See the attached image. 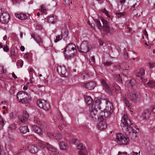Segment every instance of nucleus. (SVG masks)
I'll list each match as a JSON object with an SVG mask.
<instances>
[{
    "mask_svg": "<svg viewBox=\"0 0 155 155\" xmlns=\"http://www.w3.org/2000/svg\"><path fill=\"white\" fill-rule=\"evenodd\" d=\"M113 109L111 102L101 97H95L92 105L89 108L90 117L94 120L98 117L106 119L110 115Z\"/></svg>",
    "mask_w": 155,
    "mask_h": 155,
    "instance_id": "obj_1",
    "label": "nucleus"
},
{
    "mask_svg": "<svg viewBox=\"0 0 155 155\" xmlns=\"http://www.w3.org/2000/svg\"><path fill=\"white\" fill-rule=\"evenodd\" d=\"M133 125L130 121L128 119L127 116L126 115H124L121 120V127L126 128L130 132H132L134 136L133 138H136L137 136V132L133 128Z\"/></svg>",
    "mask_w": 155,
    "mask_h": 155,
    "instance_id": "obj_2",
    "label": "nucleus"
},
{
    "mask_svg": "<svg viewBox=\"0 0 155 155\" xmlns=\"http://www.w3.org/2000/svg\"><path fill=\"white\" fill-rule=\"evenodd\" d=\"M100 19L102 23L103 26L102 25L99 20L97 19L95 20L96 25L98 28L100 30L103 29V30L107 33H113L114 29L112 27L109 25V23L107 21L102 17H101Z\"/></svg>",
    "mask_w": 155,
    "mask_h": 155,
    "instance_id": "obj_3",
    "label": "nucleus"
},
{
    "mask_svg": "<svg viewBox=\"0 0 155 155\" xmlns=\"http://www.w3.org/2000/svg\"><path fill=\"white\" fill-rule=\"evenodd\" d=\"M116 141L118 145L122 146L127 145L130 143L129 137L125 134L120 133L117 134Z\"/></svg>",
    "mask_w": 155,
    "mask_h": 155,
    "instance_id": "obj_4",
    "label": "nucleus"
},
{
    "mask_svg": "<svg viewBox=\"0 0 155 155\" xmlns=\"http://www.w3.org/2000/svg\"><path fill=\"white\" fill-rule=\"evenodd\" d=\"M34 121L35 123L38 124L41 128H39L38 127L35 125L32 126L33 130L36 133L41 134H42L43 131H45L47 128V125L46 124L41 121L39 120L38 118H35Z\"/></svg>",
    "mask_w": 155,
    "mask_h": 155,
    "instance_id": "obj_5",
    "label": "nucleus"
},
{
    "mask_svg": "<svg viewBox=\"0 0 155 155\" xmlns=\"http://www.w3.org/2000/svg\"><path fill=\"white\" fill-rule=\"evenodd\" d=\"M77 48L79 51L85 53L89 52L92 48L91 46L86 41H84L82 42L80 47L77 46Z\"/></svg>",
    "mask_w": 155,
    "mask_h": 155,
    "instance_id": "obj_6",
    "label": "nucleus"
},
{
    "mask_svg": "<svg viewBox=\"0 0 155 155\" xmlns=\"http://www.w3.org/2000/svg\"><path fill=\"white\" fill-rule=\"evenodd\" d=\"M101 82L103 86V90L109 94H111L113 91L117 90L114 86L112 85L111 87H110L104 80H101Z\"/></svg>",
    "mask_w": 155,
    "mask_h": 155,
    "instance_id": "obj_7",
    "label": "nucleus"
},
{
    "mask_svg": "<svg viewBox=\"0 0 155 155\" xmlns=\"http://www.w3.org/2000/svg\"><path fill=\"white\" fill-rule=\"evenodd\" d=\"M98 122L96 125L97 128L100 130H104L107 127V124L106 119H104L100 117H97Z\"/></svg>",
    "mask_w": 155,
    "mask_h": 155,
    "instance_id": "obj_8",
    "label": "nucleus"
},
{
    "mask_svg": "<svg viewBox=\"0 0 155 155\" xmlns=\"http://www.w3.org/2000/svg\"><path fill=\"white\" fill-rule=\"evenodd\" d=\"M37 106L45 110H48L50 108L49 103L45 100H38L36 102Z\"/></svg>",
    "mask_w": 155,
    "mask_h": 155,
    "instance_id": "obj_9",
    "label": "nucleus"
},
{
    "mask_svg": "<svg viewBox=\"0 0 155 155\" xmlns=\"http://www.w3.org/2000/svg\"><path fill=\"white\" fill-rule=\"evenodd\" d=\"M57 71L61 77H66L68 75V73L66 69L64 66H58Z\"/></svg>",
    "mask_w": 155,
    "mask_h": 155,
    "instance_id": "obj_10",
    "label": "nucleus"
},
{
    "mask_svg": "<svg viewBox=\"0 0 155 155\" xmlns=\"http://www.w3.org/2000/svg\"><path fill=\"white\" fill-rule=\"evenodd\" d=\"M2 15L0 17L1 22L4 24L7 23L10 19V16L8 14L7 12H5L2 13Z\"/></svg>",
    "mask_w": 155,
    "mask_h": 155,
    "instance_id": "obj_11",
    "label": "nucleus"
},
{
    "mask_svg": "<svg viewBox=\"0 0 155 155\" xmlns=\"http://www.w3.org/2000/svg\"><path fill=\"white\" fill-rule=\"evenodd\" d=\"M82 86L89 90L94 89L96 86V84L94 82L90 81L86 83H83L82 84Z\"/></svg>",
    "mask_w": 155,
    "mask_h": 155,
    "instance_id": "obj_12",
    "label": "nucleus"
},
{
    "mask_svg": "<svg viewBox=\"0 0 155 155\" xmlns=\"http://www.w3.org/2000/svg\"><path fill=\"white\" fill-rule=\"evenodd\" d=\"M29 117V115L26 111L23 112V115H20L18 116L19 121L22 123H24L26 121Z\"/></svg>",
    "mask_w": 155,
    "mask_h": 155,
    "instance_id": "obj_13",
    "label": "nucleus"
},
{
    "mask_svg": "<svg viewBox=\"0 0 155 155\" xmlns=\"http://www.w3.org/2000/svg\"><path fill=\"white\" fill-rule=\"evenodd\" d=\"M57 118L59 120H61L62 122L59 125V128L61 130H63V128L65 127L66 126V121L64 119L61 114L59 112L58 114V116H57Z\"/></svg>",
    "mask_w": 155,
    "mask_h": 155,
    "instance_id": "obj_14",
    "label": "nucleus"
},
{
    "mask_svg": "<svg viewBox=\"0 0 155 155\" xmlns=\"http://www.w3.org/2000/svg\"><path fill=\"white\" fill-rule=\"evenodd\" d=\"M47 135L49 137H51V136H52L55 138V139L57 140L58 141L61 140L62 138L61 135L60 133L58 132H54V133L51 134L50 133H47Z\"/></svg>",
    "mask_w": 155,
    "mask_h": 155,
    "instance_id": "obj_15",
    "label": "nucleus"
},
{
    "mask_svg": "<svg viewBox=\"0 0 155 155\" xmlns=\"http://www.w3.org/2000/svg\"><path fill=\"white\" fill-rule=\"evenodd\" d=\"M119 67L120 69V71H122L124 73H126L127 74L128 72V68L129 66H127L125 63H123L122 64H120L119 65Z\"/></svg>",
    "mask_w": 155,
    "mask_h": 155,
    "instance_id": "obj_16",
    "label": "nucleus"
},
{
    "mask_svg": "<svg viewBox=\"0 0 155 155\" xmlns=\"http://www.w3.org/2000/svg\"><path fill=\"white\" fill-rule=\"evenodd\" d=\"M31 38H33L40 45L42 44L43 41L41 37L35 33L31 34Z\"/></svg>",
    "mask_w": 155,
    "mask_h": 155,
    "instance_id": "obj_17",
    "label": "nucleus"
},
{
    "mask_svg": "<svg viewBox=\"0 0 155 155\" xmlns=\"http://www.w3.org/2000/svg\"><path fill=\"white\" fill-rule=\"evenodd\" d=\"M75 45L73 43L69 44L68 46L66 47V48H64V52L68 51H70L71 50H74L75 48Z\"/></svg>",
    "mask_w": 155,
    "mask_h": 155,
    "instance_id": "obj_18",
    "label": "nucleus"
},
{
    "mask_svg": "<svg viewBox=\"0 0 155 155\" xmlns=\"http://www.w3.org/2000/svg\"><path fill=\"white\" fill-rule=\"evenodd\" d=\"M17 98L19 102L25 104L29 103L31 100L30 98L29 97H24L22 99H19V97Z\"/></svg>",
    "mask_w": 155,
    "mask_h": 155,
    "instance_id": "obj_19",
    "label": "nucleus"
},
{
    "mask_svg": "<svg viewBox=\"0 0 155 155\" xmlns=\"http://www.w3.org/2000/svg\"><path fill=\"white\" fill-rule=\"evenodd\" d=\"M135 97H125V101L126 105L127 107H130L131 104V102Z\"/></svg>",
    "mask_w": 155,
    "mask_h": 155,
    "instance_id": "obj_20",
    "label": "nucleus"
},
{
    "mask_svg": "<svg viewBox=\"0 0 155 155\" xmlns=\"http://www.w3.org/2000/svg\"><path fill=\"white\" fill-rule=\"evenodd\" d=\"M28 148L30 152L33 153H36L38 151L37 147L33 145H29L28 147Z\"/></svg>",
    "mask_w": 155,
    "mask_h": 155,
    "instance_id": "obj_21",
    "label": "nucleus"
},
{
    "mask_svg": "<svg viewBox=\"0 0 155 155\" xmlns=\"http://www.w3.org/2000/svg\"><path fill=\"white\" fill-rule=\"evenodd\" d=\"M59 145L60 149L62 150H66L69 147L67 143L65 142H61Z\"/></svg>",
    "mask_w": 155,
    "mask_h": 155,
    "instance_id": "obj_22",
    "label": "nucleus"
},
{
    "mask_svg": "<svg viewBox=\"0 0 155 155\" xmlns=\"http://www.w3.org/2000/svg\"><path fill=\"white\" fill-rule=\"evenodd\" d=\"M150 113L148 111H144L141 115V118L142 120L147 119L149 118Z\"/></svg>",
    "mask_w": 155,
    "mask_h": 155,
    "instance_id": "obj_23",
    "label": "nucleus"
},
{
    "mask_svg": "<svg viewBox=\"0 0 155 155\" xmlns=\"http://www.w3.org/2000/svg\"><path fill=\"white\" fill-rule=\"evenodd\" d=\"M15 16L16 18L21 20L26 19L27 18V16L25 14L22 13L15 14Z\"/></svg>",
    "mask_w": 155,
    "mask_h": 155,
    "instance_id": "obj_24",
    "label": "nucleus"
},
{
    "mask_svg": "<svg viewBox=\"0 0 155 155\" xmlns=\"http://www.w3.org/2000/svg\"><path fill=\"white\" fill-rule=\"evenodd\" d=\"M20 130L21 132L23 134H25L29 131L27 126L21 127L20 128Z\"/></svg>",
    "mask_w": 155,
    "mask_h": 155,
    "instance_id": "obj_25",
    "label": "nucleus"
},
{
    "mask_svg": "<svg viewBox=\"0 0 155 155\" xmlns=\"http://www.w3.org/2000/svg\"><path fill=\"white\" fill-rule=\"evenodd\" d=\"M139 92L135 91H131L129 94L130 97H138L140 96Z\"/></svg>",
    "mask_w": 155,
    "mask_h": 155,
    "instance_id": "obj_26",
    "label": "nucleus"
},
{
    "mask_svg": "<svg viewBox=\"0 0 155 155\" xmlns=\"http://www.w3.org/2000/svg\"><path fill=\"white\" fill-rule=\"evenodd\" d=\"M79 150V152H83V151L86 150L85 147L82 144H80L77 146Z\"/></svg>",
    "mask_w": 155,
    "mask_h": 155,
    "instance_id": "obj_27",
    "label": "nucleus"
},
{
    "mask_svg": "<svg viewBox=\"0 0 155 155\" xmlns=\"http://www.w3.org/2000/svg\"><path fill=\"white\" fill-rule=\"evenodd\" d=\"M61 35L65 38H67L68 35V31L67 29L63 28L62 29Z\"/></svg>",
    "mask_w": 155,
    "mask_h": 155,
    "instance_id": "obj_28",
    "label": "nucleus"
},
{
    "mask_svg": "<svg viewBox=\"0 0 155 155\" xmlns=\"http://www.w3.org/2000/svg\"><path fill=\"white\" fill-rule=\"evenodd\" d=\"M86 103L87 105H89L93 102V99L92 97H84Z\"/></svg>",
    "mask_w": 155,
    "mask_h": 155,
    "instance_id": "obj_29",
    "label": "nucleus"
},
{
    "mask_svg": "<svg viewBox=\"0 0 155 155\" xmlns=\"http://www.w3.org/2000/svg\"><path fill=\"white\" fill-rule=\"evenodd\" d=\"M134 82H135L134 80H131L130 81L128 80L126 81V84L128 87H132Z\"/></svg>",
    "mask_w": 155,
    "mask_h": 155,
    "instance_id": "obj_30",
    "label": "nucleus"
},
{
    "mask_svg": "<svg viewBox=\"0 0 155 155\" xmlns=\"http://www.w3.org/2000/svg\"><path fill=\"white\" fill-rule=\"evenodd\" d=\"M114 77L115 79L119 83H121V79L120 77V74H115L114 75Z\"/></svg>",
    "mask_w": 155,
    "mask_h": 155,
    "instance_id": "obj_31",
    "label": "nucleus"
},
{
    "mask_svg": "<svg viewBox=\"0 0 155 155\" xmlns=\"http://www.w3.org/2000/svg\"><path fill=\"white\" fill-rule=\"evenodd\" d=\"M48 22L49 23L54 24L55 22V19L54 16L48 17Z\"/></svg>",
    "mask_w": 155,
    "mask_h": 155,
    "instance_id": "obj_32",
    "label": "nucleus"
},
{
    "mask_svg": "<svg viewBox=\"0 0 155 155\" xmlns=\"http://www.w3.org/2000/svg\"><path fill=\"white\" fill-rule=\"evenodd\" d=\"M63 52L64 54L65 58L67 59H70L73 57H74V56L68 53L67 52L66 53H64V52Z\"/></svg>",
    "mask_w": 155,
    "mask_h": 155,
    "instance_id": "obj_33",
    "label": "nucleus"
},
{
    "mask_svg": "<svg viewBox=\"0 0 155 155\" xmlns=\"http://www.w3.org/2000/svg\"><path fill=\"white\" fill-rule=\"evenodd\" d=\"M147 84L151 87H155V82L153 81H150L147 83Z\"/></svg>",
    "mask_w": 155,
    "mask_h": 155,
    "instance_id": "obj_34",
    "label": "nucleus"
},
{
    "mask_svg": "<svg viewBox=\"0 0 155 155\" xmlns=\"http://www.w3.org/2000/svg\"><path fill=\"white\" fill-rule=\"evenodd\" d=\"M83 77L84 80H88L90 78V76L87 73H84L83 74Z\"/></svg>",
    "mask_w": 155,
    "mask_h": 155,
    "instance_id": "obj_35",
    "label": "nucleus"
},
{
    "mask_svg": "<svg viewBox=\"0 0 155 155\" xmlns=\"http://www.w3.org/2000/svg\"><path fill=\"white\" fill-rule=\"evenodd\" d=\"M23 64V62L21 60H18L16 64L17 66H20L21 68L22 67Z\"/></svg>",
    "mask_w": 155,
    "mask_h": 155,
    "instance_id": "obj_36",
    "label": "nucleus"
},
{
    "mask_svg": "<svg viewBox=\"0 0 155 155\" xmlns=\"http://www.w3.org/2000/svg\"><path fill=\"white\" fill-rule=\"evenodd\" d=\"M16 128V125L15 124H12L10 125L9 127V130L15 129Z\"/></svg>",
    "mask_w": 155,
    "mask_h": 155,
    "instance_id": "obj_37",
    "label": "nucleus"
},
{
    "mask_svg": "<svg viewBox=\"0 0 155 155\" xmlns=\"http://www.w3.org/2000/svg\"><path fill=\"white\" fill-rule=\"evenodd\" d=\"M145 73L144 70L143 68H141L139 72L138 73V76H141L143 75Z\"/></svg>",
    "mask_w": 155,
    "mask_h": 155,
    "instance_id": "obj_38",
    "label": "nucleus"
},
{
    "mask_svg": "<svg viewBox=\"0 0 155 155\" xmlns=\"http://www.w3.org/2000/svg\"><path fill=\"white\" fill-rule=\"evenodd\" d=\"M76 49H75L74 50H71L69 52L68 51H67L68 53H69L70 54L73 55V56H74L75 53L76 52Z\"/></svg>",
    "mask_w": 155,
    "mask_h": 155,
    "instance_id": "obj_39",
    "label": "nucleus"
},
{
    "mask_svg": "<svg viewBox=\"0 0 155 155\" xmlns=\"http://www.w3.org/2000/svg\"><path fill=\"white\" fill-rule=\"evenodd\" d=\"M102 11L107 16L108 18H110V16L108 14V12L105 9H102Z\"/></svg>",
    "mask_w": 155,
    "mask_h": 155,
    "instance_id": "obj_40",
    "label": "nucleus"
},
{
    "mask_svg": "<svg viewBox=\"0 0 155 155\" xmlns=\"http://www.w3.org/2000/svg\"><path fill=\"white\" fill-rule=\"evenodd\" d=\"M62 36H63L62 35H58L56 36V38L55 40V42H57L59 41L62 38Z\"/></svg>",
    "mask_w": 155,
    "mask_h": 155,
    "instance_id": "obj_41",
    "label": "nucleus"
},
{
    "mask_svg": "<svg viewBox=\"0 0 155 155\" xmlns=\"http://www.w3.org/2000/svg\"><path fill=\"white\" fill-rule=\"evenodd\" d=\"M103 64L105 66H108L112 64V63L111 62L106 61L103 63Z\"/></svg>",
    "mask_w": 155,
    "mask_h": 155,
    "instance_id": "obj_42",
    "label": "nucleus"
},
{
    "mask_svg": "<svg viewBox=\"0 0 155 155\" xmlns=\"http://www.w3.org/2000/svg\"><path fill=\"white\" fill-rule=\"evenodd\" d=\"M124 13H117L116 15L117 16L118 18H120L122 16L124 15Z\"/></svg>",
    "mask_w": 155,
    "mask_h": 155,
    "instance_id": "obj_43",
    "label": "nucleus"
},
{
    "mask_svg": "<svg viewBox=\"0 0 155 155\" xmlns=\"http://www.w3.org/2000/svg\"><path fill=\"white\" fill-rule=\"evenodd\" d=\"M44 6L43 5H41V11L42 12L44 13H45L46 12V10L45 9H44Z\"/></svg>",
    "mask_w": 155,
    "mask_h": 155,
    "instance_id": "obj_44",
    "label": "nucleus"
},
{
    "mask_svg": "<svg viewBox=\"0 0 155 155\" xmlns=\"http://www.w3.org/2000/svg\"><path fill=\"white\" fill-rule=\"evenodd\" d=\"M149 64L150 67L151 68H153L155 67V63L149 62Z\"/></svg>",
    "mask_w": 155,
    "mask_h": 155,
    "instance_id": "obj_45",
    "label": "nucleus"
},
{
    "mask_svg": "<svg viewBox=\"0 0 155 155\" xmlns=\"http://www.w3.org/2000/svg\"><path fill=\"white\" fill-rule=\"evenodd\" d=\"M87 151H83L81 152H79V155H87Z\"/></svg>",
    "mask_w": 155,
    "mask_h": 155,
    "instance_id": "obj_46",
    "label": "nucleus"
},
{
    "mask_svg": "<svg viewBox=\"0 0 155 155\" xmlns=\"http://www.w3.org/2000/svg\"><path fill=\"white\" fill-rule=\"evenodd\" d=\"M140 152L137 153L136 152H132L130 153L129 155H140Z\"/></svg>",
    "mask_w": 155,
    "mask_h": 155,
    "instance_id": "obj_47",
    "label": "nucleus"
},
{
    "mask_svg": "<svg viewBox=\"0 0 155 155\" xmlns=\"http://www.w3.org/2000/svg\"><path fill=\"white\" fill-rule=\"evenodd\" d=\"M117 155H127V153L126 152H119Z\"/></svg>",
    "mask_w": 155,
    "mask_h": 155,
    "instance_id": "obj_48",
    "label": "nucleus"
},
{
    "mask_svg": "<svg viewBox=\"0 0 155 155\" xmlns=\"http://www.w3.org/2000/svg\"><path fill=\"white\" fill-rule=\"evenodd\" d=\"M150 155H155V149L151 150L150 152Z\"/></svg>",
    "mask_w": 155,
    "mask_h": 155,
    "instance_id": "obj_49",
    "label": "nucleus"
},
{
    "mask_svg": "<svg viewBox=\"0 0 155 155\" xmlns=\"http://www.w3.org/2000/svg\"><path fill=\"white\" fill-rule=\"evenodd\" d=\"M3 49L4 51L6 52H7L9 50V48L7 46H5L4 47Z\"/></svg>",
    "mask_w": 155,
    "mask_h": 155,
    "instance_id": "obj_50",
    "label": "nucleus"
},
{
    "mask_svg": "<svg viewBox=\"0 0 155 155\" xmlns=\"http://www.w3.org/2000/svg\"><path fill=\"white\" fill-rule=\"evenodd\" d=\"M151 111L152 113L155 114V104L153 107L151 109Z\"/></svg>",
    "mask_w": 155,
    "mask_h": 155,
    "instance_id": "obj_51",
    "label": "nucleus"
},
{
    "mask_svg": "<svg viewBox=\"0 0 155 155\" xmlns=\"http://www.w3.org/2000/svg\"><path fill=\"white\" fill-rule=\"evenodd\" d=\"M84 130L85 131H88L89 128L87 126H85L83 127Z\"/></svg>",
    "mask_w": 155,
    "mask_h": 155,
    "instance_id": "obj_52",
    "label": "nucleus"
},
{
    "mask_svg": "<svg viewBox=\"0 0 155 155\" xmlns=\"http://www.w3.org/2000/svg\"><path fill=\"white\" fill-rule=\"evenodd\" d=\"M140 79L142 81L143 83H145L147 81L146 79H144V78L143 77H140Z\"/></svg>",
    "mask_w": 155,
    "mask_h": 155,
    "instance_id": "obj_53",
    "label": "nucleus"
},
{
    "mask_svg": "<svg viewBox=\"0 0 155 155\" xmlns=\"http://www.w3.org/2000/svg\"><path fill=\"white\" fill-rule=\"evenodd\" d=\"M9 117H10L11 118H14L15 117V115L12 113L10 114Z\"/></svg>",
    "mask_w": 155,
    "mask_h": 155,
    "instance_id": "obj_54",
    "label": "nucleus"
},
{
    "mask_svg": "<svg viewBox=\"0 0 155 155\" xmlns=\"http://www.w3.org/2000/svg\"><path fill=\"white\" fill-rule=\"evenodd\" d=\"M11 55L13 56L12 57L14 59H15L16 58V55H15V52H14L13 51L11 52Z\"/></svg>",
    "mask_w": 155,
    "mask_h": 155,
    "instance_id": "obj_55",
    "label": "nucleus"
},
{
    "mask_svg": "<svg viewBox=\"0 0 155 155\" xmlns=\"http://www.w3.org/2000/svg\"><path fill=\"white\" fill-rule=\"evenodd\" d=\"M90 60L91 61H92L93 62H94L95 61L94 57V56H92Z\"/></svg>",
    "mask_w": 155,
    "mask_h": 155,
    "instance_id": "obj_56",
    "label": "nucleus"
},
{
    "mask_svg": "<svg viewBox=\"0 0 155 155\" xmlns=\"http://www.w3.org/2000/svg\"><path fill=\"white\" fill-rule=\"evenodd\" d=\"M4 67H0V74H2L4 73Z\"/></svg>",
    "mask_w": 155,
    "mask_h": 155,
    "instance_id": "obj_57",
    "label": "nucleus"
},
{
    "mask_svg": "<svg viewBox=\"0 0 155 155\" xmlns=\"http://www.w3.org/2000/svg\"><path fill=\"white\" fill-rule=\"evenodd\" d=\"M124 57L126 59H127L128 58V54L127 53H125L124 54Z\"/></svg>",
    "mask_w": 155,
    "mask_h": 155,
    "instance_id": "obj_58",
    "label": "nucleus"
},
{
    "mask_svg": "<svg viewBox=\"0 0 155 155\" xmlns=\"http://www.w3.org/2000/svg\"><path fill=\"white\" fill-rule=\"evenodd\" d=\"M99 45L100 46H102L103 45V42L101 39H99L98 41Z\"/></svg>",
    "mask_w": 155,
    "mask_h": 155,
    "instance_id": "obj_59",
    "label": "nucleus"
},
{
    "mask_svg": "<svg viewBox=\"0 0 155 155\" xmlns=\"http://www.w3.org/2000/svg\"><path fill=\"white\" fill-rule=\"evenodd\" d=\"M24 57L26 58H29V54L28 53L26 54L24 56Z\"/></svg>",
    "mask_w": 155,
    "mask_h": 155,
    "instance_id": "obj_60",
    "label": "nucleus"
},
{
    "mask_svg": "<svg viewBox=\"0 0 155 155\" xmlns=\"http://www.w3.org/2000/svg\"><path fill=\"white\" fill-rule=\"evenodd\" d=\"M25 92H23V91H20L18 92L17 95H19L20 94H21L22 93H24V94H25Z\"/></svg>",
    "mask_w": 155,
    "mask_h": 155,
    "instance_id": "obj_61",
    "label": "nucleus"
},
{
    "mask_svg": "<svg viewBox=\"0 0 155 155\" xmlns=\"http://www.w3.org/2000/svg\"><path fill=\"white\" fill-rule=\"evenodd\" d=\"M25 49V48L23 46H21L20 47V50L22 51H23Z\"/></svg>",
    "mask_w": 155,
    "mask_h": 155,
    "instance_id": "obj_62",
    "label": "nucleus"
},
{
    "mask_svg": "<svg viewBox=\"0 0 155 155\" xmlns=\"http://www.w3.org/2000/svg\"><path fill=\"white\" fill-rule=\"evenodd\" d=\"M12 77L15 79L17 78V77L16 76L14 73H13L12 74Z\"/></svg>",
    "mask_w": 155,
    "mask_h": 155,
    "instance_id": "obj_63",
    "label": "nucleus"
},
{
    "mask_svg": "<svg viewBox=\"0 0 155 155\" xmlns=\"http://www.w3.org/2000/svg\"><path fill=\"white\" fill-rule=\"evenodd\" d=\"M125 0H120V3H121V5H123V4L125 3Z\"/></svg>",
    "mask_w": 155,
    "mask_h": 155,
    "instance_id": "obj_64",
    "label": "nucleus"
}]
</instances>
